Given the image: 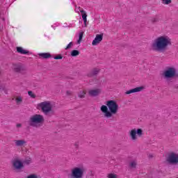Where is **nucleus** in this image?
Wrapping results in <instances>:
<instances>
[{
  "label": "nucleus",
  "instance_id": "nucleus-2",
  "mask_svg": "<svg viewBox=\"0 0 178 178\" xmlns=\"http://www.w3.org/2000/svg\"><path fill=\"white\" fill-rule=\"evenodd\" d=\"M169 45H172L170 38L168 36H160L155 39L152 44V48L157 52H165V51H167Z\"/></svg>",
  "mask_w": 178,
  "mask_h": 178
},
{
  "label": "nucleus",
  "instance_id": "nucleus-10",
  "mask_svg": "<svg viewBox=\"0 0 178 178\" xmlns=\"http://www.w3.org/2000/svg\"><path fill=\"white\" fill-rule=\"evenodd\" d=\"M100 70L98 68H93L89 73H88V77H95L98 76V73H99Z\"/></svg>",
  "mask_w": 178,
  "mask_h": 178
},
{
  "label": "nucleus",
  "instance_id": "nucleus-13",
  "mask_svg": "<svg viewBox=\"0 0 178 178\" xmlns=\"http://www.w3.org/2000/svg\"><path fill=\"white\" fill-rule=\"evenodd\" d=\"M88 94L90 97H98V95L101 94V90L99 89L90 90H89Z\"/></svg>",
  "mask_w": 178,
  "mask_h": 178
},
{
  "label": "nucleus",
  "instance_id": "nucleus-17",
  "mask_svg": "<svg viewBox=\"0 0 178 178\" xmlns=\"http://www.w3.org/2000/svg\"><path fill=\"white\" fill-rule=\"evenodd\" d=\"M26 143V142L24 140H16L15 145H17V147H22V145H24Z\"/></svg>",
  "mask_w": 178,
  "mask_h": 178
},
{
  "label": "nucleus",
  "instance_id": "nucleus-14",
  "mask_svg": "<svg viewBox=\"0 0 178 178\" xmlns=\"http://www.w3.org/2000/svg\"><path fill=\"white\" fill-rule=\"evenodd\" d=\"M81 13L83 20V24H85V27H87V13H86L84 10H81Z\"/></svg>",
  "mask_w": 178,
  "mask_h": 178
},
{
  "label": "nucleus",
  "instance_id": "nucleus-6",
  "mask_svg": "<svg viewBox=\"0 0 178 178\" xmlns=\"http://www.w3.org/2000/svg\"><path fill=\"white\" fill-rule=\"evenodd\" d=\"M42 110L44 115H48L49 112H52V104L49 102H43L38 104V109Z\"/></svg>",
  "mask_w": 178,
  "mask_h": 178
},
{
  "label": "nucleus",
  "instance_id": "nucleus-32",
  "mask_svg": "<svg viewBox=\"0 0 178 178\" xmlns=\"http://www.w3.org/2000/svg\"><path fill=\"white\" fill-rule=\"evenodd\" d=\"M22 101H23V99H22V97H18L16 99L17 104H19V103L22 102Z\"/></svg>",
  "mask_w": 178,
  "mask_h": 178
},
{
  "label": "nucleus",
  "instance_id": "nucleus-24",
  "mask_svg": "<svg viewBox=\"0 0 178 178\" xmlns=\"http://www.w3.org/2000/svg\"><path fill=\"white\" fill-rule=\"evenodd\" d=\"M136 134L139 136L141 137L142 134H143V129H138L137 130H136Z\"/></svg>",
  "mask_w": 178,
  "mask_h": 178
},
{
  "label": "nucleus",
  "instance_id": "nucleus-19",
  "mask_svg": "<svg viewBox=\"0 0 178 178\" xmlns=\"http://www.w3.org/2000/svg\"><path fill=\"white\" fill-rule=\"evenodd\" d=\"M168 86H170V87H171L173 92H175V93L177 92V91H178V84H171L170 81V85H168Z\"/></svg>",
  "mask_w": 178,
  "mask_h": 178
},
{
  "label": "nucleus",
  "instance_id": "nucleus-9",
  "mask_svg": "<svg viewBox=\"0 0 178 178\" xmlns=\"http://www.w3.org/2000/svg\"><path fill=\"white\" fill-rule=\"evenodd\" d=\"M102 40H104V33L97 34L96 35L95 40L92 42V44L94 46L98 45V44H99Z\"/></svg>",
  "mask_w": 178,
  "mask_h": 178
},
{
  "label": "nucleus",
  "instance_id": "nucleus-27",
  "mask_svg": "<svg viewBox=\"0 0 178 178\" xmlns=\"http://www.w3.org/2000/svg\"><path fill=\"white\" fill-rule=\"evenodd\" d=\"M28 95H29V97H31V98H35V95H34L33 93V91H31V90H29V91H28Z\"/></svg>",
  "mask_w": 178,
  "mask_h": 178
},
{
  "label": "nucleus",
  "instance_id": "nucleus-4",
  "mask_svg": "<svg viewBox=\"0 0 178 178\" xmlns=\"http://www.w3.org/2000/svg\"><path fill=\"white\" fill-rule=\"evenodd\" d=\"M44 122H45V120L44 119L43 115L35 114L30 118L29 120V124L32 127L38 128L42 126V123H44Z\"/></svg>",
  "mask_w": 178,
  "mask_h": 178
},
{
  "label": "nucleus",
  "instance_id": "nucleus-12",
  "mask_svg": "<svg viewBox=\"0 0 178 178\" xmlns=\"http://www.w3.org/2000/svg\"><path fill=\"white\" fill-rule=\"evenodd\" d=\"M26 67L22 65H17L14 67V72L15 73H22V72H25Z\"/></svg>",
  "mask_w": 178,
  "mask_h": 178
},
{
  "label": "nucleus",
  "instance_id": "nucleus-11",
  "mask_svg": "<svg viewBox=\"0 0 178 178\" xmlns=\"http://www.w3.org/2000/svg\"><path fill=\"white\" fill-rule=\"evenodd\" d=\"M143 90H144V87L140 86V87H137V88L131 89L129 90H127L125 92V94L130 95V94H134V92H140V91H143Z\"/></svg>",
  "mask_w": 178,
  "mask_h": 178
},
{
  "label": "nucleus",
  "instance_id": "nucleus-20",
  "mask_svg": "<svg viewBox=\"0 0 178 178\" xmlns=\"http://www.w3.org/2000/svg\"><path fill=\"white\" fill-rule=\"evenodd\" d=\"M160 19H159V16L156 15L154 17H152L150 21L152 22V24H155V23H158V22H159Z\"/></svg>",
  "mask_w": 178,
  "mask_h": 178
},
{
  "label": "nucleus",
  "instance_id": "nucleus-7",
  "mask_svg": "<svg viewBox=\"0 0 178 178\" xmlns=\"http://www.w3.org/2000/svg\"><path fill=\"white\" fill-rule=\"evenodd\" d=\"M85 169L83 167H76L74 168L71 171L72 178H83L84 175Z\"/></svg>",
  "mask_w": 178,
  "mask_h": 178
},
{
  "label": "nucleus",
  "instance_id": "nucleus-35",
  "mask_svg": "<svg viewBox=\"0 0 178 178\" xmlns=\"http://www.w3.org/2000/svg\"><path fill=\"white\" fill-rule=\"evenodd\" d=\"M148 158L149 159L154 158V156L152 154H149Z\"/></svg>",
  "mask_w": 178,
  "mask_h": 178
},
{
  "label": "nucleus",
  "instance_id": "nucleus-8",
  "mask_svg": "<svg viewBox=\"0 0 178 178\" xmlns=\"http://www.w3.org/2000/svg\"><path fill=\"white\" fill-rule=\"evenodd\" d=\"M166 161L170 165H178V154L175 152L170 153Z\"/></svg>",
  "mask_w": 178,
  "mask_h": 178
},
{
  "label": "nucleus",
  "instance_id": "nucleus-16",
  "mask_svg": "<svg viewBox=\"0 0 178 178\" xmlns=\"http://www.w3.org/2000/svg\"><path fill=\"white\" fill-rule=\"evenodd\" d=\"M130 137L134 141L137 140V132H136V129L131 130Z\"/></svg>",
  "mask_w": 178,
  "mask_h": 178
},
{
  "label": "nucleus",
  "instance_id": "nucleus-5",
  "mask_svg": "<svg viewBox=\"0 0 178 178\" xmlns=\"http://www.w3.org/2000/svg\"><path fill=\"white\" fill-rule=\"evenodd\" d=\"M31 162H33V161L29 156L26 157L23 161L19 159H15L13 162L14 170L17 172H20V170L24 168V165H30Z\"/></svg>",
  "mask_w": 178,
  "mask_h": 178
},
{
  "label": "nucleus",
  "instance_id": "nucleus-3",
  "mask_svg": "<svg viewBox=\"0 0 178 178\" xmlns=\"http://www.w3.org/2000/svg\"><path fill=\"white\" fill-rule=\"evenodd\" d=\"M164 79H166L168 86H170V79H178V73L176 68L173 67H168L163 73Z\"/></svg>",
  "mask_w": 178,
  "mask_h": 178
},
{
  "label": "nucleus",
  "instance_id": "nucleus-30",
  "mask_svg": "<svg viewBox=\"0 0 178 178\" xmlns=\"http://www.w3.org/2000/svg\"><path fill=\"white\" fill-rule=\"evenodd\" d=\"M108 178H118V175L116 174H108Z\"/></svg>",
  "mask_w": 178,
  "mask_h": 178
},
{
  "label": "nucleus",
  "instance_id": "nucleus-18",
  "mask_svg": "<svg viewBox=\"0 0 178 178\" xmlns=\"http://www.w3.org/2000/svg\"><path fill=\"white\" fill-rule=\"evenodd\" d=\"M39 56H42V58H43L44 59H48L52 56H51V54L49 53H42L39 54Z\"/></svg>",
  "mask_w": 178,
  "mask_h": 178
},
{
  "label": "nucleus",
  "instance_id": "nucleus-21",
  "mask_svg": "<svg viewBox=\"0 0 178 178\" xmlns=\"http://www.w3.org/2000/svg\"><path fill=\"white\" fill-rule=\"evenodd\" d=\"M80 55V51L79 50H72L71 51V56L75 57L79 56Z\"/></svg>",
  "mask_w": 178,
  "mask_h": 178
},
{
  "label": "nucleus",
  "instance_id": "nucleus-33",
  "mask_svg": "<svg viewBox=\"0 0 178 178\" xmlns=\"http://www.w3.org/2000/svg\"><path fill=\"white\" fill-rule=\"evenodd\" d=\"M79 145H80V143L79 142H75L74 147H75V148H76V149H79Z\"/></svg>",
  "mask_w": 178,
  "mask_h": 178
},
{
  "label": "nucleus",
  "instance_id": "nucleus-36",
  "mask_svg": "<svg viewBox=\"0 0 178 178\" xmlns=\"http://www.w3.org/2000/svg\"><path fill=\"white\" fill-rule=\"evenodd\" d=\"M17 127H22V124H17Z\"/></svg>",
  "mask_w": 178,
  "mask_h": 178
},
{
  "label": "nucleus",
  "instance_id": "nucleus-15",
  "mask_svg": "<svg viewBox=\"0 0 178 178\" xmlns=\"http://www.w3.org/2000/svg\"><path fill=\"white\" fill-rule=\"evenodd\" d=\"M17 52H18L19 54H22V55H27V54H29V51L24 49L23 47H17Z\"/></svg>",
  "mask_w": 178,
  "mask_h": 178
},
{
  "label": "nucleus",
  "instance_id": "nucleus-25",
  "mask_svg": "<svg viewBox=\"0 0 178 178\" xmlns=\"http://www.w3.org/2000/svg\"><path fill=\"white\" fill-rule=\"evenodd\" d=\"M54 58L56 59V60L63 59V56H62V54H58L57 56H54Z\"/></svg>",
  "mask_w": 178,
  "mask_h": 178
},
{
  "label": "nucleus",
  "instance_id": "nucleus-29",
  "mask_svg": "<svg viewBox=\"0 0 178 178\" xmlns=\"http://www.w3.org/2000/svg\"><path fill=\"white\" fill-rule=\"evenodd\" d=\"M163 3L165 5H169L170 3H172V0H162Z\"/></svg>",
  "mask_w": 178,
  "mask_h": 178
},
{
  "label": "nucleus",
  "instance_id": "nucleus-26",
  "mask_svg": "<svg viewBox=\"0 0 178 178\" xmlns=\"http://www.w3.org/2000/svg\"><path fill=\"white\" fill-rule=\"evenodd\" d=\"M129 166L130 168H136V167L137 166V163L135 161H132L130 163Z\"/></svg>",
  "mask_w": 178,
  "mask_h": 178
},
{
  "label": "nucleus",
  "instance_id": "nucleus-38",
  "mask_svg": "<svg viewBox=\"0 0 178 178\" xmlns=\"http://www.w3.org/2000/svg\"><path fill=\"white\" fill-rule=\"evenodd\" d=\"M2 86L0 85V88Z\"/></svg>",
  "mask_w": 178,
  "mask_h": 178
},
{
  "label": "nucleus",
  "instance_id": "nucleus-37",
  "mask_svg": "<svg viewBox=\"0 0 178 178\" xmlns=\"http://www.w3.org/2000/svg\"><path fill=\"white\" fill-rule=\"evenodd\" d=\"M3 20L5 21V18H3Z\"/></svg>",
  "mask_w": 178,
  "mask_h": 178
},
{
  "label": "nucleus",
  "instance_id": "nucleus-31",
  "mask_svg": "<svg viewBox=\"0 0 178 178\" xmlns=\"http://www.w3.org/2000/svg\"><path fill=\"white\" fill-rule=\"evenodd\" d=\"M73 47V42H70L66 47L65 49H70Z\"/></svg>",
  "mask_w": 178,
  "mask_h": 178
},
{
  "label": "nucleus",
  "instance_id": "nucleus-34",
  "mask_svg": "<svg viewBox=\"0 0 178 178\" xmlns=\"http://www.w3.org/2000/svg\"><path fill=\"white\" fill-rule=\"evenodd\" d=\"M66 94H67V95H72V91L67 90Z\"/></svg>",
  "mask_w": 178,
  "mask_h": 178
},
{
  "label": "nucleus",
  "instance_id": "nucleus-22",
  "mask_svg": "<svg viewBox=\"0 0 178 178\" xmlns=\"http://www.w3.org/2000/svg\"><path fill=\"white\" fill-rule=\"evenodd\" d=\"M84 35V32H81L79 35V40H77V44H80L83 41V36Z\"/></svg>",
  "mask_w": 178,
  "mask_h": 178
},
{
  "label": "nucleus",
  "instance_id": "nucleus-28",
  "mask_svg": "<svg viewBox=\"0 0 178 178\" xmlns=\"http://www.w3.org/2000/svg\"><path fill=\"white\" fill-rule=\"evenodd\" d=\"M0 90L4 91L5 94H8V90H6V88H5V86H1L0 87Z\"/></svg>",
  "mask_w": 178,
  "mask_h": 178
},
{
  "label": "nucleus",
  "instance_id": "nucleus-1",
  "mask_svg": "<svg viewBox=\"0 0 178 178\" xmlns=\"http://www.w3.org/2000/svg\"><path fill=\"white\" fill-rule=\"evenodd\" d=\"M100 111L104 113L105 118H112L113 115L118 113L119 111V104L115 100H108L106 102V105H102Z\"/></svg>",
  "mask_w": 178,
  "mask_h": 178
},
{
  "label": "nucleus",
  "instance_id": "nucleus-23",
  "mask_svg": "<svg viewBox=\"0 0 178 178\" xmlns=\"http://www.w3.org/2000/svg\"><path fill=\"white\" fill-rule=\"evenodd\" d=\"M79 98H86V92L81 90L80 94L78 95Z\"/></svg>",
  "mask_w": 178,
  "mask_h": 178
}]
</instances>
